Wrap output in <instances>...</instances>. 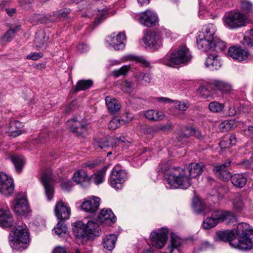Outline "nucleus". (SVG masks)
<instances>
[{"label": "nucleus", "mask_w": 253, "mask_h": 253, "mask_svg": "<svg viewBox=\"0 0 253 253\" xmlns=\"http://www.w3.org/2000/svg\"><path fill=\"white\" fill-rule=\"evenodd\" d=\"M224 25L228 29L235 30L246 25L245 15L240 12H230L226 13L223 16Z\"/></svg>", "instance_id": "6"}, {"label": "nucleus", "mask_w": 253, "mask_h": 253, "mask_svg": "<svg viewBox=\"0 0 253 253\" xmlns=\"http://www.w3.org/2000/svg\"><path fill=\"white\" fill-rule=\"evenodd\" d=\"M238 112L240 114H246L251 111V107L246 104H241L238 108Z\"/></svg>", "instance_id": "59"}, {"label": "nucleus", "mask_w": 253, "mask_h": 253, "mask_svg": "<svg viewBox=\"0 0 253 253\" xmlns=\"http://www.w3.org/2000/svg\"><path fill=\"white\" fill-rule=\"evenodd\" d=\"M203 36V34H199L197 38V45L199 49L207 51L209 49H211L212 41L206 39Z\"/></svg>", "instance_id": "21"}, {"label": "nucleus", "mask_w": 253, "mask_h": 253, "mask_svg": "<svg viewBox=\"0 0 253 253\" xmlns=\"http://www.w3.org/2000/svg\"><path fill=\"white\" fill-rule=\"evenodd\" d=\"M130 65H125L119 69L115 70L112 72V75L115 78H118L120 76H125L127 74L130 70Z\"/></svg>", "instance_id": "45"}, {"label": "nucleus", "mask_w": 253, "mask_h": 253, "mask_svg": "<svg viewBox=\"0 0 253 253\" xmlns=\"http://www.w3.org/2000/svg\"><path fill=\"white\" fill-rule=\"evenodd\" d=\"M243 43L249 47L253 48V28L250 29L249 36L244 38Z\"/></svg>", "instance_id": "51"}, {"label": "nucleus", "mask_w": 253, "mask_h": 253, "mask_svg": "<svg viewBox=\"0 0 253 253\" xmlns=\"http://www.w3.org/2000/svg\"><path fill=\"white\" fill-rule=\"evenodd\" d=\"M218 223L211 216L207 217L203 223V226L204 229H209L214 227Z\"/></svg>", "instance_id": "50"}, {"label": "nucleus", "mask_w": 253, "mask_h": 253, "mask_svg": "<svg viewBox=\"0 0 253 253\" xmlns=\"http://www.w3.org/2000/svg\"><path fill=\"white\" fill-rule=\"evenodd\" d=\"M158 20L157 14L149 10H146L142 13L139 18L141 24L148 27L155 26L158 22Z\"/></svg>", "instance_id": "14"}, {"label": "nucleus", "mask_w": 253, "mask_h": 253, "mask_svg": "<svg viewBox=\"0 0 253 253\" xmlns=\"http://www.w3.org/2000/svg\"><path fill=\"white\" fill-rule=\"evenodd\" d=\"M185 130L189 131L188 134L183 133V136L185 137H188L190 136H194L196 139L200 141H203L205 138V135L202 134L201 131L195 127L192 126H187L185 128Z\"/></svg>", "instance_id": "31"}, {"label": "nucleus", "mask_w": 253, "mask_h": 253, "mask_svg": "<svg viewBox=\"0 0 253 253\" xmlns=\"http://www.w3.org/2000/svg\"><path fill=\"white\" fill-rule=\"evenodd\" d=\"M246 199L240 194H237L233 200L232 205L235 211L240 212L245 209Z\"/></svg>", "instance_id": "28"}, {"label": "nucleus", "mask_w": 253, "mask_h": 253, "mask_svg": "<svg viewBox=\"0 0 253 253\" xmlns=\"http://www.w3.org/2000/svg\"><path fill=\"white\" fill-rule=\"evenodd\" d=\"M67 126L69 127L71 131L76 133L78 136L84 137L86 134V126L82 124L76 118L68 120L67 122Z\"/></svg>", "instance_id": "13"}, {"label": "nucleus", "mask_w": 253, "mask_h": 253, "mask_svg": "<svg viewBox=\"0 0 253 253\" xmlns=\"http://www.w3.org/2000/svg\"><path fill=\"white\" fill-rule=\"evenodd\" d=\"M205 64L211 70H217L221 66L218 56L215 54H209Z\"/></svg>", "instance_id": "22"}, {"label": "nucleus", "mask_w": 253, "mask_h": 253, "mask_svg": "<svg viewBox=\"0 0 253 253\" xmlns=\"http://www.w3.org/2000/svg\"><path fill=\"white\" fill-rule=\"evenodd\" d=\"M73 186V183L70 180L65 181L61 183V187L64 190L69 191Z\"/></svg>", "instance_id": "60"}, {"label": "nucleus", "mask_w": 253, "mask_h": 253, "mask_svg": "<svg viewBox=\"0 0 253 253\" xmlns=\"http://www.w3.org/2000/svg\"><path fill=\"white\" fill-rule=\"evenodd\" d=\"M108 168V166H104L95 173L91 175L89 177V183L90 182H93L96 185L102 183L104 180V176Z\"/></svg>", "instance_id": "23"}, {"label": "nucleus", "mask_w": 253, "mask_h": 253, "mask_svg": "<svg viewBox=\"0 0 253 253\" xmlns=\"http://www.w3.org/2000/svg\"><path fill=\"white\" fill-rule=\"evenodd\" d=\"M100 229L98 224L93 221H88L87 223H84L82 221H78L75 223L73 229L75 236L82 241H86L89 237L92 236H99Z\"/></svg>", "instance_id": "2"}, {"label": "nucleus", "mask_w": 253, "mask_h": 253, "mask_svg": "<svg viewBox=\"0 0 253 253\" xmlns=\"http://www.w3.org/2000/svg\"><path fill=\"white\" fill-rule=\"evenodd\" d=\"M144 115L147 119L153 121H161L164 117V113L162 112L154 110H149L145 111Z\"/></svg>", "instance_id": "35"}, {"label": "nucleus", "mask_w": 253, "mask_h": 253, "mask_svg": "<svg viewBox=\"0 0 253 253\" xmlns=\"http://www.w3.org/2000/svg\"><path fill=\"white\" fill-rule=\"evenodd\" d=\"M135 59L137 62L140 63L142 67L151 68L150 62L146 60L144 57L142 56L136 57Z\"/></svg>", "instance_id": "57"}, {"label": "nucleus", "mask_w": 253, "mask_h": 253, "mask_svg": "<svg viewBox=\"0 0 253 253\" xmlns=\"http://www.w3.org/2000/svg\"><path fill=\"white\" fill-rule=\"evenodd\" d=\"M230 212L228 211H214L211 214V217L218 223L226 220L229 216Z\"/></svg>", "instance_id": "38"}, {"label": "nucleus", "mask_w": 253, "mask_h": 253, "mask_svg": "<svg viewBox=\"0 0 253 253\" xmlns=\"http://www.w3.org/2000/svg\"><path fill=\"white\" fill-rule=\"evenodd\" d=\"M136 80L138 82L143 81L144 85H147L151 82L152 77L149 73L141 72L136 76Z\"/></svg>", "instance_id": "44"}, {"label": "nucleus", "mask_w": 253, "mask_h": 253, "mask_svg": "<svg viewBox=\"0 0 253 253\" xmlns=\"http://www.w3.org/2000/svg\"><path fill=\"white\" fill-rule=\"evenodd\" d=\"M192 206L195 212L197 213L205 211L206 210V206L202 203L201 199L198 197H194L193 198Z\"/></svg>", "instance_id": "37"}, {"label": "nucleus", "mask_w": 253, "mask_h": 253, "mask_svg": "<svg viewBox=\"0 0 253 253\" xmlns=\"http://www.w3.org/2000/svg\"><path fill=\"white\" fill-rule=\"evenodd\" d=\"M10 159L13 164L16 172L20 173L22 172L25 164V159L23 155L14 154L10 156Z\"/></svg>", "instance_id": "20"}, {"label": "nucleus", "mask_w": 253, "mask_h": 253, "mask_svg": "<svg viewBox=\"0 0 253 253\" xmlns=\"http://www.w3.org/2000/svg\"><path fill=\"white\" fill-rule=\"evenodd\" d=\"M42 56L43 54L42 52H33L28 55L27 58L33 60H36L42 57Z\"/></svg>", "instance_id": "63"}, {"label": "nucleus", "mask_w": 253, "mask_h": 253, "mask_svg": "<svg viewBox=\"0 0 253 253\" xmlns=\"http://www.w3.org/2000/svg\"><path fill=\"white\" fill-rule=\"evenodd\" d=\"M228 54L234 59L242 61L247 59L249 52L241 47L233 46L229 48Z\"/></svg>", "instance_id": "16"}, {"label": "nucleus", "mask_w": 253, "mask_h": 253, "mask_svg": "<svg viewBox=\"0 0 253 253\" xmlns=\"http://www.w3.org/2000/svg\"><path fill=\"white\" fill-rule=\"evenodd\" d=\"M126 173L124 170H116L114 169L110 175V184L116 189H121L122 184L126 181Z\"/></svg>", "instance_id": "9"}, {"label": "nucleus", "mask_w": 253, "mask_h": 253, "mask_svg": "<svg viewBox=\"0 0 253 253\" xmlns=\"http://www.w3.org/2000/svg\"><path fill=\"white\" fill-rule=\"evenodd\" d=\"M70 13V9L65 8L54 12V15L57 17H65Z\"/></svg>", "instance_id": "55"}, {"label": "nucleus", "mask_w": 253, "mask_h": 253, "mask_svg": "<svg viewBox=\"0 0 253 253\" xmlns=\"http://www.w3.org/2000/svg\"><path fill=\"white\" fill-rule=\"evenodd\" d=\"M117 237L114 234H110L103 239V245L105 249L108 251L112 250L115 246Z\"/></svg>", "instance_id": "36"}, {"label": "nucleus", "mask_w": 253, "mask_h": 253, "mask_svg": "<svg viewBox=\"0 0 253 253\" xmlns=\"http://www.w3.org/2000/svg\"><path fill=\"white\" fill-rule=\"evenodd\" d=\"M107 42L116 50H122L125 47V44L121 42L118 43L115 37H109Z\"/></svg>", "instance_id": "42"}, {"label": "nucleus", "mask_w": 253, "mask_h": 253, "mask_svg": "<svg viewBox=\"0 0 253 253\" xmlns=\"http://www.w3.org/2000/svg\"><path fill=\"white\" fill-rule=\"evenodd\" d=\"M226 48V43L219 39L215 38L212 42L211 49L216 52L223 51Z\"/></svg>", "instance_id": "40"}, {"label": "nucleus", "mask_w": 253, "mask_h": 253, "mask_svg": "<svg viewBox=\"0 0 253 253\" xmlns=\"http://www.w3.org/2000/svg\"><path fill=\"white\" fill-rule=\"evenodd\" d=\"M21 126V122L18 121H14L10 123L9 131L12 136H18L21 133V131L19 128Z\"/></svg>", "instance_id": "39"}, {"label": "nucleus", "mask_w": 253, "mask_h": 253, "mask_svg": "<svg viewBox=\"0 0 253 253\" xmlns=\"http://www.w3.org/2000/svg\"><path fill=\"white\" fill-rule=\"evenodd\" d=\"M101 162L100 159H96L93 161H89L85 164V167L89 168V169H92L99 166Z\"/></svg>", "instance_id": "58"}, {"label": "nucleus", "mask_w": 253, "mask_h": 253, "mask_svg": "<svg viewBox=\"0 0 253 253\" xmlns=\"http://www.w3.org/2000/svg\"><path fill=\"white\" fill-rule=\"evenodd\" d=\"M175 107L176 109L180 111H185L188 108L187 104L184 102H182L178 101H175Z\"/></svg>", "instance_id": "62"}, {"label": "nucleus", "mask_w": 253, "mask_h": 253, "mask_svg": "<svg viewBox=\"0 0 253 253\" xmlns=\"http://www.w3.org/2000/svg\"><path fill=\"white\" fill-rule=\"evenodd\" d=\"M236 234L238 242L236 248L242 250H247L253 247V227L249 224L245 222L238 224Z\"/></svg>", "instance_id": "3"}, {"label": "nucleus", "mask_w": 253, "mask_h": 253, "mask_svg": "<svg viewBox=\"0 0 253 253\" xmlns=\"http://www.w3.org/2000/svg\"><path fill=\"white\" fill-rule=\"evenodd\" d=\"M20 29V26H16L11 28L8 30L3 36V39L6 42H9L14 34Z\"/></svg>", "instance_id": "46"}, {"label": "nucleus", "mask_w": 253, "mask_h": 253, "mask_svg": "<svg viewBox=\"0 0 253 253\" xmlns=\"http://www.w3.org/2000/svg\"><path fill=\"white\" fill-rule=\"evenodd\" d=\"M231 182L237 188H243L247 184V178L242 173H235L232 175Z\"/></svg>", "instance_id": "26"}, {"label": "nucleus", "mask_w": 253, "mask_h": 253, "mask_svg": "<svg viewBox=\"0 0 253 253\" xmlns=\"http://www.w3.org/2000/svg\"><path fill=\"white\" fill-rule=\"evenodd\" d=\"M93 84V81L91 79L81 80L77 83L73 92L76 93L81 90L88 89L92 86Z\"/></svg>", "instance_id": "30"}, {"label": "nucleus", "mask_w": 253, "mask_h": 253, "mask_svg": "<svg viewBox=\"0 0 253 253\" xmlns=\"http://www.w3.org/2000/svg\"><path fill=\"white\" fill-rule=\"evenodd\" d=\"M215 32V26L212 24H209L203 27L202 31L200 32L199 34H203V36L205 37L206 39L210 40L213 42L216 38L214 37Z\"/></svg>", "instance_id": "27"}, {"label": "nucleus", "mask_w": 253, "mask_h": 253, "mask_svg": "<svg viewBox=\"0 0 253 253\" xmlns=\"http://www.w3.org/2000/svg\"><path fill=\"white\" fill-rule=\"evenodd\" d=\"M34 19L37 22H40L41 23H46L49 21H50V15L46 14L44 16H41L40 14H35L33 16Z\"/></svg>", "instance_id": "54"}, {"label": "nucleus", "mask_w": 253, "mask_h": 253, "mask_svg": "<svg viewBox=\"0 0 253 253\" xmlns=\"http://www.w3.org/2000/svg\"><path fill=\"white\" fill-rule=\"evenodd\" d=\"M51 176L48 173H44L41 177V182L44 186L45 195L48 201H51L54 195V188L51 184Z\"/></svg>", "instance_id": "15"}, {"label": "nucleus", "mask_w": 253, "mask_h": 253, "mask_svg": "<svg viewBox=\"0 0 253 253\" xmlns=\"http://www.w3.org/2000/svg\"><path fill=\"white\" fill-rule=\"evenodd\" d=\"M53 230L56 235L62 237L67 233V228L64 222L61 220L57 223L56 227Z\"/></svg>", "instance_id": "41"}, {"label": "nucleus", "mask_w": 253, "mask_h": 253, "mask_svg": "<svg viewBox=\"0 0 253 253\" xmlns=\"http://www.w3.org/2000/svg\"><path fill=\"white\" fill-rule=\"evenodd\" d=\"M212 84L222 94H228L232 89L231 85L223 81L218 80H214Z\"/></svg>", "instance_id": "25"}, {"label": "nucleus", "mask_w": 253, "mask_h": 253, "mask_svg": "<svg viewBox=\"0 0 253 253\" xmlns=\"http://www.w3.org/2000/svg\"><path fill=\"white\" fill-rule=\"evenodd\" d=\"M14 188L12 179L5 173H0V193L6 196H9L13 192Z\"/></svg>", "instance_id": "10"}, {"label": "nucleus", "mask_w": 253, "mask_h": 253, "mask_svg": "<svg viewBox=\"0 0 253 253\" xmlns=\"http://www.w3.org/2000/svg\"><path fill=\"white\" fill-rule=\"evenodd\" d=\"M73 179L83 187H86L89 185V177L84 170L80 169L76 171L74 174Z\"/></svg>", "instance_id": "19"}, {"label": "nucleus", "mask_w": 253, "mask_h": 253, "mask_svg": "<svg viewBox=\"0 0 253 253\" xmlns=\"http://www.w3.org/2000/svg\"><path fill=\"white\" fill-rule=\"evenodd\" d=\"M143 40L146 45L154 49H158L161 45L159 38L155 32H148Z\"/></svg>", "instance_id": "17"}, {"label": "nucleus", "mask_w": 253, "mask_h": 253, "mask_svg": "<svg viewBox=\"0 0 253 253\" xmlns=\"http://www.w3.org/2000/svg\"><path fill=\"white\" fill-rule=\"evenodd\" d=\"M170 243V246H169L168 248H179V246L180 245V242L179 239L174 237H172L171 238Z\"/></svg>", "instance_id": "61"}, {"label": "nucleus", "mask_w": 253, "mask_h": 253, "mask_svg": "<svg viewBox=\"0 0 253 253\" xmlns=\"http://www.w3.org/2000/svg\"><path fill=\"white\" fill-rule=\"evenodd\" d=\"M224 107V104L220 103L217 101H212L210 102L209 104V110L212 113L221 112Z\"/></svg>", "instance_id": "43"}, {"label": "nucleus", "mask_w": 253, "mask_h": 253, "mask_svg": "<svg viewBox=\"0 0 253 253\" xmlns=\"http://www.w3.org/2000/svg\"><path fill=\"white\" fill-rule=\"evenodd\" d=\"M168 232V230L164 228L158 231H152L150 235L152 246L157 249L163 247L167 241Z\"/></svg>", "instance_id": "8"}, {"label": "nucleus", "mask_w": 253, "mask_h": 253, "mask_svg": "<svg viewBox=\"0 0 253 253\" xmlns=\"http://www.w3.org/2000/svg\"><path fill=\"white\" fill-rule=\"evenodd\" d=\"M93 146L96 150L110 147V142L107 137H96L94 138Z\"/></svg>", "instance_id": "32"}, {"label": "nucleus", "mask_w": 253, "mask_h": 253, "mask_svg": "<svg viewBox=\"0 0 253 253\" xmlns=\"http://www.w3.org/2000/svg\"><path fill=\"white\" fill-rule=\"evenodd\" d=\"M9 242L11 247L14 250H20L26 248L29 241V235L26 225H18L13 228L10 234Z\"/></svg>", "instance_id": "4"}, {"label": "nucleus", "mask_w": 253, "mask_h": 253, "mask_svg": "<svg viewBox=\"0 0 253 253\" xmlns=\"http://www.w3.org/2000/svg\"><path fill=\"white\" fill-rule=\"evenodd\" d=\"M49 37L46 36V34L43 30L38 31L35 35V43L37 47H41L48 40Z\"/></svg>", "instance_id": "34"}, {"label": "nucleus", "mask_w": 253, "mask_h": 253, "mask_svg": "<svg viewBox=\"0 0 253 253\" xmlns=\"http://www.w3.org/2000/svg\"><path fill=\"white\" fill-rule=\"evenodd\" d=\"M231 163L229 160H227L223 164L214 167L213 172L216 175L217 173H221L225 171L228 169V168L230 166Z\"/></svg>", "instance_id": "49"}, {"label": "nucleus", "mask_w": 253, "mask_h": 253, "mask_svg": "<svg viewBox=\"0 0 253 253\" xmlns=\"http://www.w3.org/2000/svg\"><path fill=\"white\" fill-rule=\"evenodd\" d=\"M52 253H67L66 249L62 247L58 246L54 248Z\"/></svg>", "instance_id": "64"}, {"label": "nucleus", "mask_w": 253, "mask_h": 253, "mask_svg": "<svg viewBox=\"0 0 253 253\" xmlns=\"http://www.w3.org/2000/svg\"><path fill=\"white\" fill-rule=\"evenodd\" d=\"M217 240L224 242H229L235 238V233L232 230L220 231L216 232Z\"/></svg>", "instance_id": "29"}, {"label": "nucleus", "mask_w": 253, "mask_h": 253, "mask_svg": "<svg viewBox=\"0 0 253 253\" xmlns=\"http://www.w3.org/2000/svg\"><path fill=\"white\" fill-rule=\"evenodd\" d=\"M14 211L18 215H28L31 212L27 199L24 193L18 194L14 201Z\"/></svg>", "instance_id": "7"}, {"label": "nucleus", "mask_w": 253, "mask_h": 253, "mask_svg": "<svg viewBox=\"0 0 253 253\" xmlns=\"http://www.w3.org/2000/svg\"><path fill=\"white\" fill-rule=\"evenodd\" d=\"M204 166L192 163L188 167L170 168L166 164L161 163L156 169L158 172L165 174V183L169 188L187 189L191 185V179L202 174Z\"/></svg>", "instance_id": "1"}, {"label": "nucleus", "mask_w": 253, "mask_h": 253, "mask_svg": "<svg viewBox=\"0 0 253 253\" xmlns=\"http://www.w3.org/2000/svg\"><path fill=\"white\" fill-rule=\"evenodd\" d=\"M241 8L247 13L250 12L253 10L252 3L247 0H240Z\"/></svg>", "instance_id": "53"}, {"label": "nucleus", "mask_w": 253, "mask_h": 253, "mask_svg": "<svg viewBox=\"0 0 253 253\" xmlns=\"http://www.w3.org/2000/svg\"><path fill=\"white\" fill-rule=\"evenodd\" d=\"M97 218L98 221L102 223L107 220L114 223L117 219L116 216L110 209L102 210Z\"/></svg>", "instance_id": "24"}, {"label": "nucleus", "mask_w": 253, "mask_h": 253, "mask_svg": "<svg viewBox=\"0 0 253 253\" xmlns=\"http://www.w3.org/2000/svg\"><path fill=\"white\" fill-rule=\"evenodd\" d=\"M210 85H206V86H202L199 88V94L202 97L204 98H208L209 96H211V92L210 90Z\"/></svg>", "instance_id": "52"}, {"label": "nucleus", "mask_w": 253, "mask_h": 253, "mask_svg": "<svg viewBox=\"0 0 253 253\" xmlns=\"http://www.w3.org/2000/svg\"><path fill=\"white\" fill-rule=\"evenodd\" d=\"M108 111L112 114L116 113L120 109V105L116 99L107 96L105 98Z\"/></svg>", "instance_id": "33"}, {"label": "nucleus", "mask_w": 253, "mask_h": 253, "mask_svg": "<svg viewBox=\"0 0 253 253\" xmlns=\"http://www.w3.org/2000/svg\"><path fill=\"white\" fill-rule=\"evenodd\" d=\"M216 175L224 181H227L229 179H231V177H232V175H231V173L228 171V169H227L222 172L217 173V174Z\"/></svg>", "instance_id": "56"}, {"label": "nucleus", "mask_w": 253, "mask_h": 253, "mask_svg": "<svg viewBox=\"0 0 253 253\" xmlns=\"http://www.w3.org/2000/svg\"><path fill=\"white\" fill-rule=\"evenodd\" d=\"M124 124L125 121L123 120H121L118 117H114L110 121L108 125V128L110 129L114 130Z\"/></svg>", "instance_id": "47"}, {"label": "nucleus", "mask_w": 253, "mask_h": 253, "mask_svg": "<svg viewBox=\"0 0 253 253\" xmlns=\"http://www.w3.org/2000/svg\"><path fill=\"white\" fill-rule=\"evenodd\" d=\"M100 201V198L95 196L84 199L81 204V209L85 212L93 214L99 208Z\"/></svg>", "instance_id": "12"}, {"label": "nucleus", "mask_w": 253, "mask_h": 253, "mask_svg": "<svg viewBox=\"0 0 253 253\" xmlns=\"http://www.w3.org/2000/svg\"><path fill=\"white\" fill-rule=\"evenodd\" d=\"M13 225V217L9 210H0V226L10 228Z\"/></svg>", "instance_id": "18"}, {"label": "nucleus", "mask_w": 253, "mask_h": 253, "mask_svg": "<svg viewBox=\"0 0 253 253\" xmlns=\"http://www.w3.org/2000/svg\"><path fill=\"white\" fill-rule=\"evenodd\" d=\"M122 90L126 93H130L134 89V84L132 81L127 80L123 83L122 85Z\"/></svg>", "instance_id": "48"}, {"label": "nucleus", "mask_w": 253, "mask_h": 253, "mask_svg": "<svg viewBox=\"0 0 253 253\" xmlns=\"http://www.w3.org/2000/svg\"><path fill=\"white\" fill-rule=\"evenodd\" d=\"M55 215L60 220L68 219L71 214V210L67 204L62 201L57 202L54 208Z\"/></svg>", "instance_id": "11"}, {"label": "nucleus", "mask_w": 253, "mask_h": 253, "mask_svg": "<svg viewBox=\"0 0 253 253\" xmlns=\"http://www.w3.org/2000/svg\"><path fill=\"white\" fill-rule=\"evenodd\" d=\"M191 58L189 49L185 46H182L177 52L166 55L162 60V62L167 66L174 67L175 65L187 63Z\"/></svg>", "instance_id": "5"}]
</instances>
